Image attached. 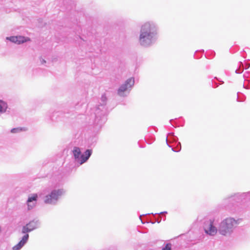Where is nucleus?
<instances>
[{
  "label": "nucleus",
  "mask_w": 250,
  "mask_h": 250,
  "mask_svg": "<svg viewBox=\"0 0 250 250\" xmlns=\"http://www.w3.org/2000/svg\"><path fill=\"white\" fill-rule=\"evenodd\" d=\"M24 245L20 242L17 245L15 246L13 248V250H19Z\"/></svg>",
  "instance_id": "obj_13"
},
{
  "label": "nucleus",
  "mask_w": 250,
  "mask_h": 250,
  "mask_svg": "<svg viewBox=\"0 0 250 250\" xmlns=\"http://www.w3.org/2000/svg\"><path fill=\"white\" fill-rule=\"evenodd\" d=\"M238 224V220H236L233 218H227L223 220L219 227V233L223 235L230 233L234 227Z\"/></svg>",
  "instance_id": "obj_1"
},
{
  "label": "nucleus",
  "mask_w": 250,
  "mask_h": 250,
  "mask_svg": "<svg viewBox=\"0 0 250 250\" xmlns=\"http://www.w3.org/2000/svg\"><path fill=\"white\" fill-rule=\"evenodd\" d=\"M7 39H9L11 42H14L15 43L18 44V41H17V36L11 37L10 38H7Z\"/></svg>",
  "instance_id": "obj_16"
},
{
  "label": "nucleus",
  "mask_w": 250,
  "mask_h": 250,
  "mask_svg": "<svg viewBox=\"0 0 250 250\" xmlns=\"http://www.w3.org/2000/svg\"><path fill=\"white\" fill-rule=\"evenodd\" d=\"M28 237H29V235L28 234H26L25 235H24L21 240L20 241L22 244H23V245H24L25 244V243L27 242L28 239Z\"/></svg>",
  "instance_id": "obj_14"
},
{
  "label": "nucleus",
  "mask_w": 250,
  "mask_h": 250,
  "mask_svg": "<svg viewBox=\"0 0 250 250\" xmlns=\"http://www.w3.org/2000/svg\"><path fill=\"white\" fill-rule=\"evenodd\" d=\"M91 154V151L89 149H87L84 152V154L82 155L80 159V164H83L84 162H85L90 156Z\"/></svg>",
  "instance_id": "obj_6"
},
{
  "label": "nucleus",
  "mask_w": 250,
  "mask_h": 250,
  "mask_svg": "<svg viewBox=\"0 0 250 250\" xmlns=\"http://www.w3.org/2000/svg\"><path fill=\"white\" fill-rule=\"evenodd\" d=\"M128 88V86H127L125 83L123 84L118 90L119 94L121 95L122 93L125 91Z\"/></svg>",
  "instance_id": "obj_10"
},
{
  "label": "nucleus",
  "mask_w": 250,
  "mask_h": 250,
  "mask_svg": "<svg viewBox=\"0 0 250 250\" xmlns=\"http://www.w3.org/2000/svg\"><path fill=\"white\" fill-rule=\"evenodd\" d=\"M214 220H209L206 222L205 226V232L210 235H214L216 234L217 229L213 225Z\"/></svg>",
  "instance_id": "obj_4"
},
{
  "label": "nucleus",
  "mask_w": 250,
  "mask_h": 250,
  "mask_svg": "<svg viewBox=\"0 0 250 250\" xmlns=\"http://www.w3.org/2000/svg\"><path fill=\"white\" fill-rule=\"evenodd\" d=\"M37 228L36 223L34 221L30 222L26 226H24L22 229V232L26 233L30 232Z\"/></svg>",
  "instance_id": "obj_5"
},
{
  "label": "nucleus",
  "mask_w": 250,
  "mask_h": 250,
  "mask_svg": "<svg viewBox=\"0 0 250 250\" xmlns=\"http://www.w3.org/2000/svg\"><path fill=\"white\" fill-rule=\"evenodd\" d=\"M26 129L23 127L14 128L11 130L12 133H16L21 131H25Z\"/></svg>",
  "instance_id": "obj_12"
},
{
  "label": "nucleus",
  "mask_w": 250,
  "mask_h": 250,
  "mask_svg": "<svg viewBox=\"0 0 250 250\" xmlns=\"http://www.w3.org/2000/svg\"><path fill=\"white\" fill-rule=\"evenodd\" d=\"M162 250H171V245L170 243L167 244Z\"/></svg>",
  "instance_id": "obj_17"
},
{
  "label": "nucleus",
  "mask_w": 250,
  "mask_h": 250,
  "mask_svg": "<svg viewBox=\"0 0 250 250\" xmlns=\"http://www.w3.org/2000/svg\"><path fill=\"white\" fill-rule=\"evenodd\" d=\"M156 31L155 26L149 22L145 23L142 27L141 33L140 36V42L142 45H144L146 40H150L151 35Z\"/></svg>",
  "instance_id": "obj_2"
},
{
  "label": "nucleus",
  "mask_w": 250,
  "mask_h": 250,
  "mask_svg": "<svg viewBox=\"0 0 250 250\" xmlns=\"http://www.w3.org/2000/svg\"><path fill=\"white\" fill-rule=\"evenodd\" d=\"M62 194L63 191L62 189L54 190L45 197L44 202L47 204H50L53 200H57Z\"/></svg>",
  "instance_id": "obj_3"
},
{
  "label": "nucleus",
  "mask_w": 250,
  "mask_h": 250,
  "mask_svg": "<svg viewBox=\"0 0 250 250\" xmlns=\"http://www.w3.org/2000/svg\"><path fill=\"white\" fill-rule=\"evenodd\" d=\"M37 197L38 196L37 194H34L32 197L28 198L27 202L29 203L33 201H36Z\"/></svg>",
  "instance_id": "obj_15"
},
{
  "label": "nucleus",
  "mask_w": 250,
  "mask_h": 250,
  "mask_svg": "<svg viewBox=\"0 0 250 250\" xmlns=\"http://www.w3.org/2000/svg\"><path fill=\"white\" fill-rule=\"evenodd\" d=\"M73 152L74 156L76 159L79 158V156L81 153L80 149L77 147H74Z\"/></svg>",
  "instance_id": "obj_9"
},
{
  "label": "nucleus",
  "mask_w": 250,
  "mask_h": 250,
  "mask_svg": "<svg viewBox=\"0 0 250 250\" xmlns=\"http://www.w3.org/2000/svg\"><path fill=\"white\" fill-rule=\"evenodd\" d=\"M17 38H18L17 41H18V44H21V43H23L25 42H28V41H30V38H27V37L26 38L23 36H17Z\"/></svg>",
  "instance_id": "obj_7"
},
{
  "label": "nucleus",
  "mask_w": 250,
  "mask_h": 250,
  "mask_svg": "<svg viewBox=\"0 0 250 250\" xmlns=\"http://www.w3.org/2000/svg\"><path fill=\"white\" fill-rule=\"evenodd\" d=\"M134 83L133 78H129L125 82V84L128 86V88L131 87Z\"/></svg>",
  "instance_id": "obj_11"
},
{
  "label": "nucleus",
  "mask_w": 250,
  "mask_h": 250,
  "mask_svg": "<svg viewBox=\"0 0 250 250\" xmlns=\"http://www.w3.org/2000/svg\"><path fill=\"white\" fill-rule=\"evenodd\" d=\"M7 104L2 100H0V113L5 112L7 108Z\"/></svg>",
  "instance_id": "obj_8"
}]
</instances>
